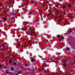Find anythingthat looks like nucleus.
Segmentation results:
<instances>
[{"label": "nucleus", "mask_w": 75, "mask_h": 75, "mask_svg": "<svg viewBox=\"0 0 75 75\" xmlns=\"http://www.w3.org/2000/svg\"><path fill=\"white\" fill-rule=\"evenodd\" d=\"M35 34H36V33L35 32H32V33H31L30 32L29 33V35H30V36H31L33 34V35H35Z\"/></svg>", "instance_id": "1"}, {"label": "nucleus", "mask_w": 75, "mask_h": 75, "mask_svg": "<svg viewBox=\"0 0 75 75\" xmlns=\"http://www.w3.org/2000/svg\"><path fill=\"white\" fill-rule=\"evenodd\" d=\"M62 66H64V67H66V66H67V63H65L64 62Z\"/></svg>", "instance_id": "2"}, {"label": "nucleus", "mask_w": 75, "mask_h": 75, "mask_svg": "<svg viewBox=\"0 0 75 75\" xmlns=\"http://www.w3.org/2000/svg\"><path fill=\"white\" fill-rule=\"evenodd\" d=\"M57 38H61V36L59 35H57Z\"/></svg>", "instance_id": "3"}, {"label": "nucleus", "mask_w": 75, "mask_h": 75, "mask_svg": "<svg viewBox=\"0 0 75 75\" xmlns=\"http://www.w3.org/2000/svg\"><path fill=\"white\" fill-rule=\"evenodd\" d=\"M69 8H70V7H71V4H69Z\"/></svg>", "instance_id": "4"}, {"label": "nucleus", "mask_w": 75, "mask_h": 75, "mask_svg": "<svg viewBox=\"0 0 75 75\" xmlns=\"http://www.w3.org/2000/svg\"><path fill=\"white\" fill-rule=\"evenodd\" d=\"M33 65H36V62H34L32 64V65H33Z\"/></svg>", "instance_id": "5"}, {"label": "nucleus", "mask_w": 75, "mask_h": 75, "mask_svg": "<svg viewBox=\"0 0 75 75\" xmlns=\"http://www.w3.org/2000/svg\"><path fill=\"white\" fill-rule=\"evenodd\" d=\"M58 41H59V42H61V38H60Z\"/></svg>", "instance_id": "6"}, {"label": "nucleus", "mask_w": 75, "mask_h": 75, "mask_svg": "<svg viewBox=\"0 0 75 75\" xmlns=\"http://www.w3.org/2000/svg\"><path fill=\"white\" fill-rule=\"evenodd\" d=\"M9 62L10 63H11L12 62V60H11V59H10L9 60Z\"/></svg>", "instance_id": "7"}, {"label": "nucleus", "mask_w": 75, "mask_h": 75, "mask_svg": "<svg viewBox=\"0 0 75 75\" xmlns=\"http://www.w3.org/2000/svg\"><path fill=\"white\" fill-rule=\"evenodd\" d=\"M62 7L64 8H66V6H65V5H63L62 6Z\"/></svg>", "instance_id": "8"}, {"label": "nucleus", "mask_w": 75, "mask_h": 75, "mask_svg": "<svg viewBox=\"0 0 75 75\" xmlns=\"http://www.w3.org/2000/svg\"><path fill=\"white\" fill-rule=\"evenodd\" d=\"M21 72L19 71H18V74H21Z\"/></svg>", "instance_id": "9"}, {"label": "nucleus", "mask_w": 75, "mask_h": 75, "mask_svg": "<svg viewBox=\"0 0 75 75\" xmlns=\"http://www.w3.org/2000/svg\"><path fill=\"white\" fill-rule=\"evenodd\" d=\"M13 62L14 63V65H17V63L16 62Z\"/></svg>", "instance_id": "10"}, {"label": "nucleus", "mask_w": 75, "mask_h": 75, "mask_svg": "<svg viewBox=\"0 0 75 75\" xmlns=\"http://www.w3.org/2000/svg\"><path fill=\"white\" fill-rule=\"evenodd\" d=\"M11 70L12 71H14V69L13 67H12V69H11Z\"/></svg>", "instance_id": "11"}, {"label": "nucleus", "mask_w": 75, "mask_h": 75, "mask_svg": "<svg viewBox=\"0 0 75 75\" xmlns=\"http://www.w3.org/2000/svg\"><path fill=\"white\" fill-rule=\"evenodd\" d=\"M31 41H30V40H28V44H29V43H30V42H31Z\"/></svg>", "instance_id": "12"}, {"label": "nucleus", "mask_w": 75, "mask_h": 75, "mask_svg": "<svg viewBox=\"0 0 75 75\" xmlns=\"http://www.w3.org/2000/svg\"><path fill=\"white\" fill-rule=\"evenodd\" d=\"M31 61H32V62L34 61V59H33V58L32 59H31Z\"/></svg>", "instance_id": "13"}, {"label": "nucleus", "mask_w": 75, "mask_h": 75, "mask_svg": "<svg viewBox=\"0 0 75 75\" xmlns=\"http://www.w3.org/2000/svg\"><path fill=\"white\" fill-rule=\"evenodd\" d=\"M3 18V20H6V18L4 17V18Z\"/></svg>", "instance_id": "14"}, {"label": "nucleus", "mask_w": 75, "mask_h": 75, "mask_svg": "<svg viewBox=\"0 0 75 75\" xmlns=\"http://www.w3.org/2000/svg\"><path fill=\"white\" fill-rule=\"evenodd\" d=\"M12 14L13 15H15V13H14V12H13L12 13Z\"/></svg>", "instance_id": "15"}, {"label": "nucleus", "mask_w": 75, "mask_h": 75, "mask_svg": "<svg viewBox=\"0 0 75 75\" xmlns=\"http://www.w3.org/2000/svg\"><path fill=\"white\" fill-rule=\"evenodd\" d=\"M6 73L7 74H8V71H6Z\"/></svg>", "instance_id": "16"}, {"label": "nucleus", "mask_w": 75, "mask_h": 75, "mask_svg": "<svg viewBox=\"0 0 75 75\" xmlns=\"http://www.w3.org/2000/svg\"><path fill=\"white\" fill-rule=\"evenodd\" d=\"M67 51H69V47L67 48Z\"/></svg>", "instance_id": "17"}, {"label": "nucleus", "mask_w": 75, "mask_h": 75, "mask_svg": "<svg viewBox=\"0 0 75 75\" xmlns=\"http://www.w3.org/2000/svg\"><path fill=\"white\" fill-rule=\"evenodd\" d=\"M57 13H58L59 12V10L57 9Z\"/></svg>", "instance_id": "18"}, {"label": "nucleus", "mask_w": 75, "mask_h": 75, "mask_svg": "<svg viewBox=\"0 0 75 75\" xmlns=\"http://www.w3.org/2000/svg\"><path fill=\"white\" fill-rule=\"evenodd\" d=\"M60 38H61V39L62 40V39H64V37H60Z\"/></svg>", "instance_id": "19"}, {"label": "nucleus", "mask_w": 75, "mask_h": 75, "mask_svg": "<svg viewBox=\"0 0 75 75\" xmlns=\"http://www.w3.org/2000/svg\"><path fill=\"white\" fill-rule=\"evenodd\" d=\"M2 67V65H0V68H1Z\"/></svg>", "instance_id": "20"}, {"label": "nucleus", "mask_w": 75, "mask_h": 75, "mask_svg": "<svg viewBox=\"0 0 75 75\" xmlns=\"http://www.w3.org/2000/svg\"><path fill=\"white\" fill-rule=\"evenodd\" d=\"M18 47H20V45H17Z\"/></svg>", "instance_id": "21"}, {"label": "nucleus", "mask_w": 75, "mask_h": 75, "mask_svg": "<svg viewBox=\"0 0 75 75\" xmlns=\"http://www.w3.org/2000/svg\"><path fill=\"white\" fill-rule=\"evenodd\" d=\"M4 51H5V50H6V49H5V48H4Z\"/></svg>", "instance_id": "22"}, {"label": "nucleus", "mask_w": 75, "mask_h": 75, "mask_svg": "<svg viewBox=\"0 0 75 75\" xmlns=\"http://www.w3.org/2000/svg\"><path fill=\"white\" fill-rule=\"evenodd\" d=\"M69 31H70V33H72V31L71 30H70Z\"/></svg>", "instance_id": "23"}, {"label": "nucleus", "mask_w": 75, "mask_h": 75, "mask_svg": "<svg viewBox=\"0 0 75 75\" xmlns=\"http://www.w3.org/2000/svg\"><path fill=\"white\" fill-rule=\"evenodd\" d=\"M25 67L27 66V64H25Z\"/></svg>", "instance_id": "24"}, {"label": "nucleus", "mask_w": 75, "mask_h": 75, "mask_svg": "<svg viewBox=\"0 0 75 75\" xmlns=\"http://www.w3.org/2000/svg\"><path fill=\"white\" fill-rule=\"evenodd\" d=\"M64 26L65 25V23H64Z\"/></svg>", "instance_id": "25"}, {"label": "nucleus", "mask_w": 75, "mask_h": 75, "mask_svg": "<svg viewBox=\"0 0 75 75\" xmlns=\"http://www.w3.org/2000/svg\"><path fill=\"white\" fill-rule=\"evenodd\" d=\"M70 68H71V67H69V69H70Z\"/></svg>", "instance_id": "26"}, {"label": "nucleus", "mask_w": 75, "mask_h": 75, "mask_svg": "<svg viewBox=\"0 0 75 75\" xmlns=\"http://www.w3.org/2000/svg\"><path fill=\"white\" fill-rule=\"evenodd\" d=\"M15 75H17V74H15Z\"/></svg>", "instance_id": "27"}, {"label": "nucleus", "mask_w": 75, "mask_h": 75, "mask_svg": "<svg viewBox=\"0 0 75 75\" xmlns=\"http://www.w3.org/2000/svg\"><path fill=\"white\" fill-rule=\"evenodd\" d=\"M0 6H1V4L0 5Z\"/></svg>", "instance_id": "28"}, {"label": "nucleus", "mask_w": 75, "mask_h": 75, "mask_svg": "<svg viewBox=\"0 0 75 75\" xmlns=\"http://www.w3.org/2000/svg\"><path fill=\"white\" fill-rule=\"evenodd\" d=\"M69 67H71V66H69Z\"/></svg>", "instance_id": "29"}, {"label": "nucleus", "mask_w": 75, "mask_h": 75, "mask_svg": "<svg viewBox=\"0 0 75 75\" xmlns=\"http://www.w3.org/2000/svg\"><path fill=\"white\" fill-rule=\"evenodd\" d=\"M71 68H73V67H71Z\"/></svg>", "instance_id": "30"}, {"label": "nucleus", "mask_w": 75, "mask_h": 75, "mask_svg": "<svg viewBox=\"0 0 75 75\" xmlns=\"http://www.w3.org/2000/svg\"><path fill=\"white\" fill-rule=\"evenodd\" d=\"M0 45H1V44L0 43Z\"/></svg>", "instance_id": "31"}, {"label": "nucleus", "mask_w": 75, "mask_h": 75, "mask_svg": "<svg viewBox=\"0 0 75 75\" xmlns=\"http://www.w3.org/2000/svg\"><path fill=\"white\" fill-rule=\"evenodd\" d=\"M70 71H71V70H70Z\"/></svg>", "instance_id": "32"}, {"label": "nucleus", "mask_w": 75, "mask_h": 75, "mask_svg": "<svg viewBox=\"0 0 75 75\" xmlns=\"http://www.w3.org/2000/svg\"><path fill=\"white\" fill-rule=\"evenodd\" d=\"M49 58V59H50V58Z\"/></svg>", "instance_id": "33"}]
</instances>
